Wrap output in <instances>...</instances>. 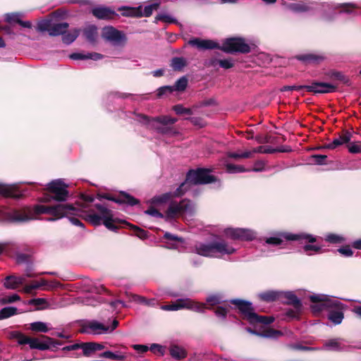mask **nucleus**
Returning a JSON list of instances; mask_svg holds the SVG:
<instances>
[{
	"mask_svg": "<svg viewBox=\"0 0 361 361\" xmlns=\"http://www.w3.org/2000/svg\"><path fill=\"white\" fill-rule=\"evenodd\" d=\"M254 329L247 327L246 331L252 334L267 338H275L281 334L279 331L265 330L267 325L274 322V317H245Z\"/></svg>",
	"mask_w": 361,
	"mask_h": 361,
	"instance_id": "8",
	"label": "nucleus"
},
{
	"mask_svg": "<svg viewBox=\"0 0 361 361\" xmlns=\"http://www.w3.org/2000/svg\"><path fill=\"white\" fill-rule=\"evenodd\" d=\"M4 286L7 289L14 290L18 288V284L17 283V280L16 279V276H8L5 279V281L4 283Z\"/></svg>",
	"mask_w": 361,
	"mask_h": 361,
	"instance_id": "35",
	"label": "nucleus"
},
{
	"mask_svg": "<svg viewBox=\"0 0 361 361\" xmlns=\"http://www.w3.org/2000/svg\"><path fill=\"white\" fill-rule=\"evenodd\" d=\"M45 285H47V281L44 279L32 281L30 284L25 286L22 289V292L27 294H32L33 290L39 289Z\"/></svg>",
	"mask_w": 361,
	"mask_h": 361,
	"instance_id": "32",
	"label": "nucleus"
},
{
	"mask_svg": "<svg viewBox=\"0 0 361 361\" xmlns=\"http://www.w3.org/2000/svg\"><path fill=\"white\" fill-rule=\"evenodd\" d=\"M80 210L71 204H59L48 207L35 205L33 208L25 207L18 209H9L0 207V221L12 222H25L36 218L37 215L48 214L54 218H48L47 221H54L69 215H79Z\"/></svg>",
	"mask_w": 361,
	"mask_h": 361,
	"instance_id": "1",
	"label": "nucleus"
},
{
	"mask_svg": "<svg viewBox=\"0 0 361 361\" xmlns=\"http://www.w3.org/2000/svg\"><path fill=\"white\" fill-rule=\"evenodd\" d=\"M304 89L314 94H324L336 92V86L327 82H313L309 85H304Z\"/></svg>",
	"mask_w": 361,
	"mask_h": 361,
	"instance_id": "20",
	"label": "nucleus"
},
{
	"mask_svg": "<svg viewBox=\"0 0 361 361\" xmlns=\"http://www.w3.org/2000/svg\"><path fill=\"white\" fill-rule=\"evenodd\" d=\"M338 252L345 257H350L353 255V251L349 246L343 247L338 249Z\"/></svg>",
	"mask_w": 361,
	"mask_h": 361,
	"instance_id": "59",
	"label": "nucleus"
},
{
	"mask_svg": "<svg viewBox=\"0 0 361 361\" xmlns=\"http://www.w3.org/2000/svg\"><path fill=\"white\" fill-rule=\"evenodd\" d=\"M312 302L310 306L314 313H319L325 309L332 310L329 316H343L344 306L337 299L324 294H314L310 296Z\"/></svg>",
	"mask_w": 361,
	"mask_h": 361,
	"instance_id": "4",
	"label": "nucleus"
},
{
	"mask_svg": "<svg viewBox=\"0 0 361 361\" xmlns=\"http://www.w3.org/2000/svg\"><path fill=\"white\" fill-rule=\"evenodd\" d=\"M92 12L99 19H111L116 15L114 11L103 6L94 8Z\"/></svg>",
	"mask_w": 361,
	"mask_h": 361,
	"instance_id": "26",
	"label": "nucleus"
},
{
	"mask_svg": "<svg viewBox=\"0 0 361 361\" xmlns=\"http://www.w3.org/2000/svg\"><path fill=\"white\" fill-rule=\"evenodd\" d=\"M350 139L351 134L349 132H345L342 135L339 136V137L335 138L331 143L326 145L325 147L333 149L344 143L349 142Z\"/></svg>",
	"mask_w": 361,
	"mask_h": 361,
	"instance_id": "29",
	"label": "nucleus"
},
{
	"mask_svg": "<svg viewBox=\"0 0 361 361\" xmlns=\"http://www.w3.org/2000/svg\"><path fill=\"white\" fill-rule=\"evenodd\" d=\"M321 250V247L317 245H306L304 246V250L307 255H312L314 253H317Z\"/></svg>",
	"mask_w": 361,
	"mask_h": 361,
	"instance_id": "52",
	"label": "nucleus"
},
{
	"mask_svg": "<svg viewBox=\"0 0 361 361\" xmlns=\"http://www.w3.org/2000/svg\"><path fill=\"white\" fill-rule=\"evenodd\" d=\"M231 302L238 307L239 312L243 314V316H257V314L255 313L254 308L250 302L240 299H235L232 300Z\"/></svg>",
	"mask_w": 361,
	"mask_h": 361,
	"instance_id": "22",
	"label": "nucleus"
},
{
	"mask_svg": "<svg viewBox=\"0 0 361 361\" xmlns=\"http://www.w3.org/2000/svg\"><path fill=\"white\" fill-rule=\"evenodd\" d=\"M295 58L305 64H318L324 59V56L312 53L300 54Z\"/></svg>",
	"mask_w": 361,
	"mask_h": 361,
	"instance_id": "25",
	"label": "nucleus"
},
{
	"mask_svg": "<svg viewBox=\"0 0 361 361\" xmlns=\"http://www.w3.org/2000/svg\"><path fill=\"white\" fill-rule=\"evenodd\" d=\"M224 233L227 238L240 240H252L256 236L254 231L249 229L239 228H228L225 229Z\"/></svg>",
	"mask_w": 361,
	"mask_h": 361,
	"instance_id": "16",
	"label": "nucleus"
},
{
	"mask_svg": "<svg viewBox=\"0 0 361 361\" xmlns=\"http://www.w3.org/2000/svg\"><path fill=\"white\" fill-rule=\"evenodd\" d=\"M0 195L4 196L16 197L15 194L13 186L9 185L0 184Z\"/></svg>",
	"mask_w": 361,
	"mask_h": 361,
	"instance_id": "36",
	"label": "nucleus"
},
{
	"mask_svg": "<svg viewBox=\"0 0 361 361\" xmlns=\"http://www.w3.org/2000/svg\"><path fill=\"white\" fill-rule=\"evenodd\" d=\"M132 347L139 353H144L149 349V348L146 345L134 344Z\"/></svg>",
	"mask_w": 361,
	"mask_h": 361,
	"instance_id": "58",
	"label": "nucleus"
},
{
	"mask_svg": "<svg viewBox=\"0 0 361 361\" xmlns=\"http://www.w3.org/2000/svg\"><path fill=\"white\" fill-rule=\"evenodd\" d=\"M265 164L263 161L259 160L255 163L254 167L252 171L255 172L262 171L264 169Z\"/></svg>",
	"mask_w": 361,
	"mask_h": 361,
	"instance_id": "61",
	"label": "nucleus"
},
{
	"mask_svg": "<svg viewBox=\"0 0 361 361\" xmlns=\"http://www.w3.org/2000/svg\"><path fill=\"white\" fill-rule=\"evenodd\" d=\"M20 300V296L18 294H12L11 295L2 299V302H13Z\"/></svg>",
	"mask_w": 361,
	"mask_h": 361,
	"instance_id": "62",
	"label": "nucleus"
},
{
	"mask_svg": "<svg viewBox=\"0 0 361 361\" xmlns=\"http://www.w3.org/2000/svg\"><path fill=\"white\" fill-rule=\"evenodd\" d=\"M85 35L90 41H94L97 35V27L90 26L85 30Z\"/></svg>",
	"mask_w": 361,
	"mask_h": 361,
	"instance_id": "44",
	"label": "nucleus"
},
{
	"mask_svg": "<svg viewBox=\"0 0 361 361\" xmlns=\"http://www.w3.org/2000/svg\"><path fill=\"white\" fill-rule=\"evenodd\" d=\"M169 353L175 360H182L187 357L186 350L176 344H171L169 347Z\"/></svg>",
	"mask_w": 361,
	"mask_h": 361,
	"instance_id": "28",
	"label": "nucleus"
},
{
	"mask_svg": "<svg viewBox=\"0 0 361 361\" xmlns=\"http://www.w3.org/2000/svg\"><path fill=\"white\" fill-rule=\"evenodd\" d=\"M161 310L173 311L182 308L193 310L197 312H204V310L209 307L204 303H199L190 299H180L170 305H161Z\"/></svg>",
	"mask_w": 361,
	"mask_h": 361,
	"instance_id": "11",
	"label": "nucleus"
},
{
	"mask_svg": "<svg viewBox=\"0 0 361 361\" xmlns=\"http://www.w3.org/2000/svg\"><path fill=\"white\" fill-rule=\"evenodd\" d=\"M329 321L326 323H323L326 326L332 327L334 326L340 324L342 322L343 317H328Z\"/></svg>",
	"mask_w": 361,
	"mask_h": 361,
	"instance_id": "56",
	"label": "nucleus"
},
{
	"mask_svg": "<svg viewBox=\"0 0 361 361\" xmlns=\"http://www.w3.org/2000/svg\"><path fill=\"white\" fill-rule=\"evenodd\" d=\"M288 348L292 349V350H319V348L304 346V345H302L300 344H290V345H288Z\"/></svg>",
	"mask_w": 361,
	"mask_h": 361,
	"instance_id": "55",
	"label": "nucleus"
},
{
	"mask_svg": "<svg viewBox=\"0 0 361 361\" xmlns=\"http://www.w3.org/2000/svg\"><path fill=\"white\" fill-rule=\"evenodd\" d=\"M280 292L281 291L268 290L259 293L258 296L261 300L268 302L276 300L280 301Z\"/></svg>",
	"mask_w": 361,
	"mask_h": 361,
	"instance_id": "30",
	"label": "nucleus"
},
{
	"mask_svg": "<svg viewBox=\"0 0 361 361\" xmlns=\"http://www.w3.org/2000/svg\"><path fill=\"white\" fill-rule=\"evenodd\" d=\"M67 185L60 179L53 180L48 185L49 191L54 195L53 199L57 201H65L68 197Z\"/></svg>",
	"mask_w": 361,
	"mask_h": 361,
	"instance_id": "17",
	"label": "nucleus"
},
{
	"mask_svg": "<svg viewBox=\"0 0 361 361\" xmlns=\"http://www.w3.org/2000/svg\"><path fill=\"white\" fill-rule=\"evenodd\" d=\"M348 348V343L345 339L335 338L326 341L319 350L340 352L347 350Z\"/></svg>",
	"mask_w": 361,
	"mask_h": 361,
	"instance_id": "18",
	"label": "nucleus"
},
{
	"mask_svg": "<svg viewBox=\"0 0 361 361\" xmlns=\"http://www.w3.org/2000/svg\"><path fill=\"white\" fill-rule=\"evenodd\" d=\"M215 178L209 174L207 169H197L196 171H190L187 174L186 180L183 183L173 192L166 193L160 196L154 197L153 202L159 204L169 201L172 196L179 197L185 194L186 191L190 189L192 185L206 184L214 181Z\"/></svg>",
	"mask_w": 361,
	"mask_h": 361,
	"instance_id": "2",
	"label": "nucleus"
},
{
	"mask_svg": "<svg viewBox=\"0 0 361 361\" xmlns=\"http://www.w3.org/2000/svg\"><path fill=\"white\" fill-rule=\"evenodd\" d=\"M28 304L36 310H53L59 307V303L53 298H34L30 300Z\"/></svg>",
	"mask_w": 361,
	"mask_h": 361,
	"instance_id": "19",
	"label": "nucleus"
},
{
	"mask_svg": "<svg viewBox=\"0 0 361 361\" xmlns=\"http://www.w3.org/2000/svg\"><path fill=\"white\" fill-rule=\"evenodd\" d=\"M195 212V207L194 204L188 200H183L182 201L171 202L166 212V217L168 219L183 217L188 220Z\"/></svg>",
	"mask_w": 361,
	"mask_h": 361,
	"instance_id": "7",
	"label": "nucleus"
},
{
	"mask_svg": "<svg viewBox=\"0 0 361 361\" xmlns=\"http://www.w3.org/2000/svg\"><path fill=\"white\" fill-rule=\"evenodd\" d=\"M78 36V30H75L72 32H66L63 35L62 40L64 43L69 44L75 41V39Z\"/></svg>",
	"mask_w": 361,
	"mask_h": 361,
	"instance_id": "39",
	"label": "nucleus"
},
{
	"mask_svg": "<svg viewBox=\"0 0 361 361\" xmlns=\"http://www.w3.org/2000/svg\"><path fill=\"white\" fill-rule=\"evenodd\" d=\"M280 301L293 305L296 310H300L302 307L300 300L291 291H281Z\"/></svg>",
	"mask_w": 361,
	"mask_h": 361,
	"instance_id": "24",
	"label": "nucleus"
},
{
	"mask_svg": "<svg viewBox=\"0 0 361 361\" xmlns=\"http://www.w3.org/2000/svg\"><path fill=\"white\" fill-rule=\"evenodd\" d=\"M22 17L23 15L20 13H8L6 15V20L8 23L16 22L18 23Z\"/></svg>",
	"mask_w": 361,
	"mask_h": 361,
	"instance_id": "48",
	"label": "nucleus"
},
{
	"mask_svg": "<svg viewBox=\"0 0 361 361\" xmlns=\"http://www.w3.org/2000/svg\"><path fill=\"white\" fill-rule=\"evenodd\" d=\"M283 238L288 240H300L304 239L309 241L310 243H313L316 241V238L312 235L309 234L279 233L276 236L268 238L266 240V243L268 244L278 245H281L283 243Z\"/></svg>",
	"mask_w": 361,
	"mask_h": 361,
	"instance_id": "14",
	"label": "nucleus"
},
{
	"mask_svg": "<svg viewBox=\"0 0 361 361\" xmlns=\"http://www.w3.org/2000/svg\"><path fill=\"white\" fill-rule=\"evenodd\" d=\"M226 171L231 173H242L250 171L248 169H245L243 166L232 164H226Z\"/></svg>",
	"mask_w": 361,
	"mask_h": 361,
	"instance_id": "37",
	"label": "nucleus"
},
{
	"mask_svg": "<svg viewBox=\"0 0 361 361\" xmlns=\"http://www.w3.org/2000/svg\"><path fill=\"white\" fill-rule=\"evenodd\" d=\"M68 27V24L67 23H61L51 25L49 35L51 36H58L60 35H63Z\"/></svg>",
	"mask_w": 361,
	"mask_h": 361,
	"instance_id": "31",
	"label": "nucleus"
},
{
	"mask_svg": "<svg viewBox=\"0 0 361 361\" xmlns=\"http://www.w3.org/2000/svg\"><path fill=\"white\" fill-rule=\"evenodd\" d=\"M149 350L154 353L163 356L165 353V348L161 345L153 343L151 345Z\"/></svg>",
	"mask_w": 361,
	"mask_h": 361,
	"instance_id": "47",
	"label": "nucleus"
},
{
	"mask_svg": "<svg viewBox=\"0 0 361 361\" xmlns=\"http://www.w3.org/2000/svg\"><path fill=\"white\" fill-rule=\"evenodd\" d=\"M196 253L211 257H221L224 255H231L235 249L224 241H217L212 243H198L195 245Z\"/></svg>",
	"mask_w": 361,
	"mask_h": 361,
	"instance_id": "5",
	"label": "nucleus"
},
{
	"mask_svg": "<svg viewBox=\"0 0 361 361\" xmlns=\"http://www.w3.org/2000/svg\"><path fill=\"white\" fill-rule=\"evenodd\" d=\"M51 26V24L49 20H43L38 23L37 30L41 32L48 31V32H49Z\"/></svg>",
	"mask_w": 361,
	"mask_h": 361,
	"instance_id": "49",
	"label": "nucleus"
},
{
	"mask_svg": "<svg viewBox=\"0 0 361 361\" xmlns=\"http://www.w3.org/2000/svg\"><path fill=\"white\" fill-rule=\"evenodd\" d=\"M173 109L177 114H192V111L190 109L183 107L182 105H176Z\"/></svg>",
	"mask_w": 361,
	"mask_h": 361,
	"instance_id": "54",
	"label": "nucleus"
},
{
	"mask_svg": "<svg viewBox=\"0 0 361 361\" xmlns=\"http://www.w3.org/2000/svg\"><path fill=\"white\" fill-rule=\"evenodd\" d=\"M262 147H259L255 148L252 152L247 151V152H245L243 153H241L240 154L241 158H249V157H251L252 153L262 152Z\"/></svg>",
	"mask_w": 361,
	"mask_h": 361,
	"instance_id": "60",
	"label": "nucleus"
},
{
	"mask_svg": "<svg viewBox=\"0 0 361 361\" xmlns=\"http://www.w3.org/2000/svg\"><path fill=\"white\" fill-rule=\"evenodd\" d=\"M158 6V3H154L146 6L143 10L142 6H139L137 8H129L123 14L128 16L133 17H149L152 15L153 11L157 9Z\"/></svg>",
	"mask_w": 361,
	"mask_h": 361,
	"instance_id": "21",
	"label": "nucleus"
},
{
	"mask_svg": "<svg viewBox=\"0 0 361 361\" xmlns=\"http://www.w3.org/2000/svg\"><path fill=\"white\" fill-rule=\"evenodd\" d=\"M80 348L82 350L85 356H90L92 353L95 352V348L93 343H80Z\"/></svg>",
	"mask_w": 361,
	"mask_h": 361,
	"instance_id": "38",
	"label": "nucleus"
},
{
	"mask_svg": "<svg viewBox=\"0 0 361 361\" xmlns=\"http://www.w3.org/2000/svg\"><path fill=\"white\" fill-rule=\"evenodd\" d=\"M118 325V322L116 319L113 320L112 324L111 326H107L97 321L92 320L83 326L82 332L86 334H100L109 331H112L117 327Z\"/></svg>",
	"mask_w": 361,
	"mask_h": 361,
	"instance_id": "15",
	"label": "nucleus"
},
{
	"mask_svg": "<svg viewBox=\"0 0 361 361\" xmlns=\"http://www.w3.org/2000/svg\"><path fill=\"white\" fill-rule=\"evenodd\" d=\"M216 62H217L221 68L225 69L231 68L234 66V61L231 58L226 59L214 60L212 61V64L214 65Z\"/></svg>",
	"mask_w": 361,
	"mask_h": 361,
	"instance_id": "40",
	"label": "nucleus"
},
{
	"mask_svg": "<svg viewBox=\"0 0 361 361\" xmlns=\"http://www.w3.org/2000/svg\"><path fill=\"white\" fill-rule=\"evenodd\" d=\"M145 214L155 217H163L164 215L154 208H150L145 211Z\"/></svg>",
	"mask_w": 361,
	"mask_h": 361,
	"instance_id": "64",
	"label": "nucleus"
},
{
	"mask_svg": "<svg viewBox=\"0 0 361 361\" xmlns=\"http://www.w3.org/2000/svg\"><path fill=\"white\" fill-rule=\"evenodd\" d=\"M100 356L114 360H123L125 358L124 355L114 353L109 350L104 352Z\"/></svg>",
	"mask_w": 361,
	"mask_h": 361,
	"instance_id": "43",
	"label": "nucleus"
},
{
	"mask_svg": "<svg viewBox=\"0 0 361 361\" xmlns=\"http://www.w3.org/2000/svg\"><path fill=\"white\" fill-rule=\"evenodd\" d=\"M139 121L146 125L148 128L154 129L159 133L171 134L175 132L168 125L173 124L177 121V119L167 116L149 118L145 115H140Z\"/></svg>",
	"mask_w": 361,
	"mask_h": 361,
	"instance_id": "6",
	"label": "nucleus"
},
{
	"mask_svg": "<svg viewBox=\"0 0 361 361\" xmlns=\"http://www.w3.org/2000/svg\"><path fill=\"white\" fill-rule=\"evenodd\" d=\"M325 240L331 243H338L343 241V238L336 234H329L326 236Z\"/></svg>",
	"mask_w": 361,
	"mask_h": 361,
	"instance_id": "50",
	"label": "nucleus"
},
{
	"mask_svg": "<svg viewBox=\"0 0 361 361\" xmlns=\"http://www.w3.org/2000/svg\"><path fill=\"white\" fill-rule=\"evenodd\" d=\"M106 198L118 204H127L131 206L138 203L137 200L126 192H121L120 196L116 198L110 197H106Z\"/></svg>",
	"mask_w": 361,
	"mask_h": 361,
	"instance_id": "27",
	"label": "nucleus"
},
{
	"mask_svg": "<svg viewBox=\"0 0 361 361\" xmlns=\"http://www.w3.org/2000/svg\"><path fill=\"white\" fill-rule=\"evenodd\" d=\"M82 302L86 305L95 306L97 304L101 302L100 297L95 298L94 296L90 295H87V297L84 298L82 300Z\"/></svg>",
	"mask_w": 361,
	"mask_h": 361,
	"instance_id": "42",
	"label": "nucleus"
},
{
	"mask_svg": "<svg viewBox=\"0 0 361 361\" xmlns=\"http://www.w3.org/2000/svg\"><path fill=\"white\" fill-rule=\"evenodd\" d=\"M219 49L227 53H248L250 51L249 45L240 38L227 39Z\"/></svg>",
	"mask_w": 361,
	"mask_h": 361,
	"instance_id": "13",
	"label": "nucleus"
},
{
	"mask_svg": "<svg viewBox=\"0 0 361 361\" xmlns=\"http://www.w3.org/2000/svg\"><path fill=\"white\" fill-rule=\"evenodd\" d=\"M51 327L47 323L42 322H36L30 324V329L37 332H47Z\"/></svg>",
	"mask_w": 361,
	"mask_h": 361,
	"instance_id": "33",
	"label": "nucleus"
},
{
	"mask_svg": "<svg viewBox=\"0 0 361 361\" xmlns=\"http://www.w3.org/2000/svg\"><path fill=\"white\" fill-rule=\"evenodd\" d=\"M188 44L201 50L220 48V46L219 45L218 43L211 39H202L200 38H193L188 42Z\"/></svg>",
	"mask_w": 361,
	"mask_h": 361,
	"instance_id": "23",
	"label": "nucleus"
},
{
	"mask_svg": "<svg viewBox=\"0 0 361 361\" xmlns=\"http://www.w3.org/2000/svg\"><path fill=\"white\" fill-rule=\"evenodd\" d=\"M95 207L99 211V215L90 214L87 215V219L94 226H98L103 223L109 230L115 231L117 227L114 224L112 212L102 204H96Z\"/></svg>",
	"mask_w": 361,
	"mask_h": 361,
	"instance_id": "9",
	"label": "nucleus"
},
{
	"mask_svg": "<svg viewBox=\"0 0 361 361\" xmlns=\"http://www.w3.org/2000/svg\"><path fill=\"white\" fill-rule=\"evenodd\" d=\"M102 37L114 46H123L126 42L125 34L111 26L102 29Z\"/></svg>",
	"mask_w": 361,
	"mask_h": 361,
	"instance_id": "12",
	"label": "nucleus"
},
{
	"mask_svg": "<svg viewBox=\"0 0 361 361\" xmlns=\"http://www.w3.org/2000/svg\"><path fill=\"white\" fill-rule=\"evenodd\" d=\"M186 65V61L182 57H175L172 59L171 66L175 71H180Z\"/></svg>",
	"mask_w": 361,
	"mask_h": 361,
	"instance_id": "34",
	"label": "nucleus"
},
{
	"mask_svg": "<svg viewBox=\"0 0 361 361\" xmlns=\"http://www.w3.org/2000/svg\"><path fill=\"white\" fill-rule=\"evenodd\" d=\"M221 301V297L219 295H211L207 298L208 305H215Z\"/></svg>",
	"mask_w": 361,
	"mask_h": 361,
	"instance_id": "51",
	"label": "nucleus"
},
{
	"mask_svg": "<svg viewBox=\"0 0 361 361\" xmlns=\"http://www.w3.org/2000/svg\"><path fill=\"white\" fill-rule=\"evenodd\" d=\"M290 10L295 12H306L311 10H318L322 11L326 18H329V15L335 13V10L338 8H343L341 12H350L355 6L352 4H345L343 5H331L329 4H317L314 2L308 3H295L289 5Z\"/></svg>",
	"mask_w": 361,
	"mask_h": 361,
	"instance_id": "3",
	"label": "nucleus"
},
{
	"mask_svg": "<svg viewBox=\"0 0 361 361\" xmlns=\"http://www.w3.org/2000/svg\"><path fill=\"white\" fill-rule=\"evenodd\" d=\"M348 151L353 154L361 152V145L355 142H352L348 145Z\"/></svg>",
	"mask_w": 361,
	"mask_h": 361,
	"instance_id": "57",
	"label": "nucleus"
},
{
	"mask_svg": "<svg viewBox=\"0 0 361 361\" xmlns=\"http://www.w3.org/2000/svg\"><path fill=\"white\" fill-rule=\"evenodd\" d=\"M173 92V87L172 86H163L157 90V97H161L168 93Z\"/></svg>",
	"mask_w": 361,
	"mask_h": 361,
	"instance_id": "53",
	"label": "nucleus"
},
{
	"mask_svg": "<svg viewBox=\"0 0 361 361\" xmlns=\"http://www.w3.org/2000/svg\"><path fill=\"white\" fill-rule=\"evenodd\" d=\"M314 161L317 164H323L326 159V155L317 154L312 157Z\"/></svg>",
	"mask_w": 361,
	"mask_h": 361,
	"instance_id": "63",
	"label": "nucleus"
},
{
	"mask_svg": "<svg viewBox=\"0 0 361 361\" xmlns=\"http://www.w3.org/2000/svg\"><path fill=\"white\" fill-rule=\"evenodd\" d=\"M133 300L137 302L146 304L147 305H154L155 304V300L152 299L150 300H147L144 297L137 295H133Z\"/></svg>",
	"mask_w": 361,
	"mask_h": 361,
	"instance_id": "46",
	"label": "nucleus"
},
{
	"mask_svg": "<svg viewBox=\"0 0 361 361\" xmlns=\"http://www.w3.org/2000/svg\"><path fill=\"white\" fill-rule=\"evenodd\" d=\"M12 336L17 339L20 345L28 344L31 349L45 350L49 349L52 343L51 339L49 338L41 341L39 338L27 337L19 331L12 332Z\"/></svg>",
	"mask_w": 361,
	"mask_h": 361,
	"instance_id": "10",
	"label": "nucleus"
},
{
	"mask_svg": "<svg viewBox=\"0 0 361 361\" xmlns=\"http://www.w3.org/2000/svg\"><path fill=\"white\" fill-rule=\"evenodd\" d=\"M188 85V80L185 77H181L175 83L173 91H183Z\"/></svg>",
	"mask_w": 361,
	"mask_h": 361,
	"instance_id": "41",
	"label": "nucleus"
},
{
	"mask_svg": "<svg viewBox=\"0 0 361 361\" xmlns=\"http://www.w3.org/2000/svg\"><path fill=\"white\" fill-rule=\"evenodd\" d=\"M19 312H18L17 308L14 307H6L1 310V316H14L15 314H18Z\"/></svg>",
	"mask_w": 361,
	"mask_h": 361,
	"instance_id": "45",
	"label": "nucleus"
}]
</instances>
